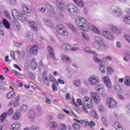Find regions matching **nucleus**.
<instances>
[{"label": "nucleus", "mask_w": 130, "mask_h": 130, "mask_svg": "<svg viewBox=\"0 0 130 130\" xmlns=\"http://www.w3.org/2000/svg\"><path fill=\"white\" fill-rule=\"evenodd\" d=\"M55 4L59 10L64 13L67 11L71 15L79 13V8L74 4H70L66 7L64 2L61 0L56 1Z\"/></svg>", "instance_id": "nucleus-1"}, {"label": "nucleus", "mask_w": 130, "mask_h": 130, "mask_svg": "<svg viewBox=\"0 0 130 130\" xmlns=\"http://www.w3.org/2000/svg\"><path fill=\"white\" fill-rule=\"evenodd\" d=\"M76 24L79 29L82 30V31H88L89 30V23L86 19L82 17H77L75 19Z\"/></svg>", "instance_id": "nucleus-2"}, {"label": "nucleus", "mask_w": 130, "mask_h": 130, "mask_svg": "<svg viewBox=\"0 0 130 130\" xmlns=\"http://www.w3.org/2000/svg\"><path fill=\"white\" fill-rule=\"evenodd\" d=\"M84 105L82 106V109L86 113H88V108L91 109L93 107V103L92 102V100L88 96H85L83 99Z\"/></svg>", "instance_id": "nucleus-3"}, {"label": "nucleus", "mask_w": 130, "mask_h": 130, "mask_svg": "<svg viewBox=\"0 0 130 130\" xmlns=\"http://www.w3.org/2000/svg\"><path fill=\"white\" fill-rule=\"evenodd\" d=\"M88 81L90 86H92V87H95V86H99L100 78L97 76V75H92L88 77Z\"/></svg>", "instance_id": "nucleus-4"}, {"label": "nucleus", "mask_w": 130, "mask_h": 130, "mask_svg": "<svg viewBox=\"0 0 130 130\" xmlns=\"http://www.w3.org/2000/svg\"><path fill=\"white\" fill-rule=\"evenodd\" d=\"M56 32L61 36H68L69 35L68 30H67L64 25L61 24H58L57 25Z\"/></svg>", "instance_id": "nucleus-5"}, {"label": "nucleus", "mask_w": 130, "mask_h": 130, "mask_svg": "<svg viewBox=\"0 0 130 130\" xmlns=\"http://www.w3.org/2000/svg\"><path fill=\"white\" fill-rule=\"evenodd\" d=\"M26 50L28 54H37L39 51V49L37 45H34L32 46H28Z\"/></svg>", "instance_id": "nucleus-6"}, {"label": "nucleus", "mask_w": 130, "mask_h": 130, "mask_svg": "<svg viewBox=\"0 0 130 130\" xmlns=\"http://www.w3.org/2000/svg\"><path fill=\"white\" fill-rule=\"evenodd\" d=\"M85 51H86V52H88V53H91V54H93V55H94L93 57V60L95 62H97L98 63H99V62H101V59H99V58L97 57V53L95 52V51L91 50V49H90V48L86 47L85 48Z\"/></svg>", "instance_id": "nucleus-7"}, {"label": "nucleus", "mask_w": 130, "mask_h": 130, "mask_svg": "<svg viewBox=\"0 0 130 130\" xmlns=\"http://www.w3.org/2000/svg\"><path fill=\"white\" fill-rule=\"evenodd\" d=\"M107 104L110 108H115L117 106V102L112 98H108Z\"/></svg>", "instance_id": "nucleus-8"}, {"label": "nucleus", "mask_w": 130, "mask_h": 130, "mask_svg": "<svg viewBox=\"0 0 130 130\" xmlns=\"http://www.w3.org/2000/svg\"><path fill=\"white\" fill-rule=\"evenodd\" d=\"M110 29L113 33H114V34H116L117 35L123 32V29L122 28L113 25L110 26Z\"/></svg>", "instance_id": "nucleus-9"}, {"label": "nucleus", "mask_w": 130, "mask_h": 130, "mask_svg": "<svg viewBox=\"0 0 130 130\" xmlns=\"http://www.w3.org/2000/svg\"><path fill=\"white\" fill-rule=\"evenodd\" d=\"M103 36L105 38L108 40H114V35L109 31H104L103 32Z\"/></svg>", "instance_id": "nucleus-10"}, {"label": "nucleus", "mask_w": 130, "mask_h": 130, "mask_svg": "<svg viewBox=\"0 0 130 130\" xmlns=\"http://www.w3.org/2000/svg\"><path fill=\"white\" fill-rule=\"evenodd\" d=\"M91 98L95 104H98L100 102V96L97 93L92 92L91 94Z\"/></svg>", "instance_id": "nucleus-11"}, {"label": "nucleus", "mask_w": 130, "mask_h": 130, "mask_svg": "<svg viewBox=\"0 0 130 130\" xmlns=\"http://www.w3.org/2000/svg\"><path fill=\"white\" fill-rule=\"evenodd\" d=\"M44 24L49 28H54V24L49 18H45L43 20Z\"/></svg>", "instance_id": "nucleus-12"}, {"label": "nucleus", "mask_w": 130, "mask_h": 130, "mask_svg": "<svg viewBox=\"0 0 130 130\" xmlns=\"http://www.w3.org/2000/svg\"><path fill=\"white\" fill-rule=\"evenodd\" d=\"M48 50L49 52L48 57H51V58H52V59H55V54H54V50L52 48V47L49 46L48 47Z\"/></svg>", "instance_id": "nucleus-13"}, {"label": "nucleus", "mask_w": 130, "mask_h": 130, "mask_svg": "<svg viewBox=\"0 0 130 130\" xmlns=\"http://www.w3.org/2000/svg\"><path fill=\"white\" fill-rule=\"evenodd\" d=\"M88 27L89 28V29H88V31H89V30H92L94 33H96L97 34H100V30H99L98 28L93 25L92 24L89 23L88 25Z\"/></svg>", "instance_id": "nucleus-14"}, {"label": "nucleus", "mask_w": 130, "mask_h": 130, "mask_svg": "<svg viewBox=\"0 0 130 130\" xmlns=\"http://www.w3.org/2000/svg\"><path fill=\"white\" fill-rule=\"evenodd\" d=\"M103 80L108 89H111V82H110V79H109V78L106 76L103 78Z\"/></svg>", "instance_id": "nucleus-15"}, {"label": "nucleus", "mask_w": 130, "mask_h": 130, "mask_svg": "<svg viewBox=\"0 0 130 130\" xmlns=\"http://www.w3.org/2000/svg\"><path fill=\"white\" fill-rule=\"evenodd\" d=\"M112 13L116 17H120L122 15V10L120 8H117L114 10Z\"/></svg>", "instance_id": "nucleus-16"}, {"label": "nucleus", "mask_w": 130, "mask_h": 130, "mask_svg": "<svg viewBox=\"0 0 130 130\" xmlns=\"http://www.w3.org/2000/svg\"><path fill=\"white\" fill-rule=\"evenodd\" d=\"M62 60L63 61V62H65V63H68V64H71L73 61L72 59H71V58H70L67 55H64L62 56Z\"/></svg>", "instance_id": "nucleus-17"}, {"label": "nucleus", "mask_w": 130, "mask_h": 130, "mask_svg": "<svg viewBox=\"0 0 130 130\" xmlns=\"http://www.w3.org/2000/svg\"><path fill=\"white\" fill-rule=\"evenodd\" d=\"M37 61H36V58H33L31 59V62H30V67L31 68L35 71V70H36L37 69Z\"/></svg>", "instance_id": "nucleus-18"}, {"label": "nucleus", "mask_w": 130, "mask_h": 130, "mask_svg": "<svg viewBox=\"0 0 130 130\" xmlns=\"http://www.w3.org/2000/svg\"><path fill=\"white\" fill-rule=\"evenodd\" d=\"M21 127V125H20V123L19 122H15L13 124H12L11 126V130H18L20 127Z\"/></svg>", "instance_id": "nucleus-19"}, {"label": "nucleus", "mask_w": 130, "mask_h": 130, "mask_svg": "<svg viewBox=\"0 0 130 130\" xmlns=\"http://www.w3.org/2000/svg\"><path fill=\"white\" fill-rule=\"evenodd\" d=\"M94 40L95 42L98 44V45H101L103 44L104 42L103 39L99 36L95 37Z\"/></svg>", "instance_id": "nucleus-20"}, {"label": "nucleus", "mask_w": 130, "mask_h": 130, "mask_svg": "<svg viewBox=\"0 0 130 130\" xmlns=\"http://www.w3.org/2000/svg\"><path fill=\"white\" fill-rule=\"evenodd\" d=\"M28 118L31 121L35 120V112L33 110H30L28 112Z\"/></svg>", "instance_id": "nucleus-21"}, {"label": "nucleus", "mask_w": 130, "mask_h": 130, "mask_svg": "<svg viewBox=\"0 0 130 130\" xmlns=\"http://www.w3.org/2000/svg\"><path fill=\"white\" fill-rule=\"evenodd\" d=\"M73 2L80 8H83L85 5L83 0H73Z\"/></svg>", "instance_id": "nucleus-22"}, {"label": "nucleus", "mask_w": 130, "mask_h": 130, "mask_svg": "<svg viewBox=\"0 0 130 130\" xmlns=\"http://www.w3.org/2000/svg\"><path fill=\"white\" fill-rule=\"evenodd\" d=\"M17 19H19V20L22 21V22H27V21L28 20V18L27 17H25V14H24L23 13H19L18 17L17 18Z\"/></svg>", "instance_id": "nucleus-23"}, {"label": "nucleus", "mask_w": 130, "mask_h": 130, "mask_svg": "<svg viewBox=\"0 0 130 130\" xmlns=\"http://www.w3.org/2000/svg\"><path fill=\"white\" fill-rule=\"evenodd\" d=\"M29 26L34 30V31H37L38 30V27H37V25L35 24V22L31 21L29 22Z\"/></svg>", "instance_id": "nucleus-24"}, {"label": "nucleus", "mask_w": 130, "mask_h": 130, "mask_svg": "<svg viewBox=\"0 0 130 130\" xmlns=\"http://www.w3.org/2000/svg\"><path fill=\"white\" fill-rule=\"evenodd\" d=\"M26 39L28 41L30 42L34 40V37L33 36V33L29 32L26 34Z\"/></svg>", "instance_id": "nucleus-25"}, {"label": "nucleus", "mask_w": 130, "mask_h": 130, "mask_svg": "<svg viewBox=\"0 0 130 130\" xmlns=\"http://www.w3.org/2000/svg\"><path fill=\"white\" fill-rule=\"evenodd\" d=\"M124 60L125 61H128L130 58V51H125L124 54Z\"/></svg>", "instance_id": "nucleus-26"}, {"label": "nucleus", "mask_w": 130, "mask_h": 130, "mask_svg": "<svg viewBox=\"0 0 130 130\" xmlns=\"http://www.w3.org/2000/svg\"><path fill=\"white\" fill-rule=\"evenodd\" d=\"M98 86L101 87L98 89V91L99 94H104V93H105V89L104 88V86H103L102 84H99L98 85Z\"/></svg>", "instance_id": "nucleus-27"}, {"label": "nucleus", "mask_w": 130, "mask_h": 130, "mask_svg": "<svg viewBox=\"0 0 130 130\" xmlns=\"http://www.w3.org/2000/svg\"><path fill=\"white\" fill-rule=\"evenodd\" d=\"M28 110V105L26 104L22 105L19 108L20 112H26Z\"/></svg>", "instance_id": "nucleus-28"}, {"label": "nucleus", "mask_w": 130, "mask_h": 130, "mask_svg": "<svg viewBox=\"0 0 130 130\" xmlns=\"http://www.w3.org/2000/svg\"><path fill=\"white\" fill-rule=\"evenodd\" d=\"M49 126L52 129L55 130L57 128V123L55 121H52L50 123Z\"/></svg>", "instance_id": "nucleus-29"}, {"label": "nucleus", "mask_w": 130, "mask_h": 130, "mask_svg": "<svg viewBox=\"0 0 130 130\" xmlns=\"http://www.w3.org/2000/svg\"><path fill=\"white\" fill-rule=\"evenodd\" d=\"M19 11L16 9H13L12 10V16L14 19H17L19 17Z\"/></svg>", "instance_id": "nucleus-30"}, {"label": "nucleus", "mask_w": 130, "mask_h": 130, "mask_svg": "<svg viewBox=\"0 0 130 130\" xmlns=\"http://www.w3.org/2000/svg\"><path fill=\"white\" fill-rule=\"evenodd\" d=\"M8 99H12V98H14L15 96H16V93L14 91H11L9 93H7L6 95Z\"/></svg>", "instance_id": "nucleus-31"}, {"label": "nucleus", "mask_w": 130, "mask_h": 130, "mask_svg": "<svg viewBox=\"0 0 130 130\" xmlns=\"http://www.w3.org/2000/svg\"><path fill=\"white\" fill-rule=\"evenodd\" d=\"M3 23L5 27H6V28H7V29H10V22L8 21V20H7L6 19H4L3 20Z\"/></svg>", "instance_id": "nucleus-32"}, {"label": "nucleus", "mask_w": 130, "mask_h": 130, "mask_svg": "<svg viewBox=\"0 0 130 130\" xmlns=\"http://www.w3.org/2000/svg\"><path fill=\"white\" fill-rule=\"evenodd\" d=\"M114 127L116 130H122V127L118 122H115Z\"/></svg>", "instance_id": "nucleus-33"}, {"label": "nucleus", "mask_w": 130, "mask_h": 130, "mask_svg": "<svg viewBox=\"0 0 130 130\" xmlns=\"http://www.w3.org/2000/svg\"><path fill=\"white\" fill-rule=\"evenodd\" d=\"M61 47L63 50H69L72 47V46L69 44H63L62 45Z\"/></svg>", "instance_id": "nucleus-34"}, {"label": "nucleus", "mask_w": 130, "mask_h": 130, "mask_svg": "<svg viewBox=\"0 0 130 130\" xmlns=\"http://www.w3.org/2000/svg\"><path fill=\"white\" fill-rule=\"evenodd\" d=\"M12 117L14 119L17 120V119H19L21 117V113L17 112L13 115Z\"/></svg>", "instance_id": "nucleus-35"}, {"label": "nucleus", "mask_w": 130, "mask_h": 130, "mask_svg": "<svg viewBox=\"0 0 130 130\" xmlns=\"http://www.w3.org/2000/svg\"><path fill=\"white\" fill-rule=\"evenodd\" d=\"M22 10L23 11V12L25 15H30V10H29L28 7L25 6H23Z\"/></svg>", "instance_id": "nucleus-36"}, {"label": "nucleus", "mask_w": 130, "mask_h": 130, "mask_svg": "<svg viewBox=\"0 0 130 130\" xmlns=\"http://www.w3.org/2000/svg\"><path fill=\"white\" fill-rule=\"evenodd\" d=\"M90 114L92 117L95 118V119H98V114H97L95 110H92L90 112Z\"/></svg>", "instance_id": "nucleus-37"}, {"label": "nucleus", "mask_w": 130, "mask_h": 130, "mask_svg": "<svg viewBox=\"0 0 130 130\" xmlns=\"http://www.w3.org/2000/svg\"><path fill=\"white\" fill-rule=\"evenodd\" d=\"M124 83L126 86H130V76H126L125 78Z\"/></svg>", "instance_id": "nucleus-38"}, {"label": "nucleus", "mask_w": 130, "mask_h": 130, "mask_svg": "<svg viewBox=\"0 0 130 130\" xmlns=\"http://www.w3.org/2000/svg\"><path fill=\"white\" fill-rule=\"evenodd\" d=\"M99 68L101 72H102V73L104 74L106 72L105 67H104V65L103 64V63H101L100 64L99 66Z\"/></svg>", "instance_id": "nucleus-39"}, {"label": "nucleus", "mask_w": 130, "mask_h": 130, "mask_svg": "<svg viewBox=\"0 0 130 130\" xmlns=\"http://www.w3.org/2000/svg\"><path fill=\"white\" fill-rule=\"evenodd\" d=\"M7 115H8L7 113L6 112L3 113L2 114V115L0 116V121H2V122L3 121H5V119H6V117H7Z\"/></svg>", "instance_id": "nucleus-40"}, {"label": "nucleus", "mask_w": 130, "mask_h": 130, "mask_svg": "<svg viewBox=\"0 0 130 130\" xmlns=\"http://www.w3.org/2000/svg\"><path fill=\"white\" fill-rule=\"evenodd\" d=\"M58 130H67V125L62 123L60 124L58 126Z\"/></svg>", "instance_id": "nucleus-41"}, {"label": "nucleus", "mask_w": 130, "mask_h": 130, "mask_svg": "<svg viewBox=\"0 0 130 130\" xmlns=\"http://www.w3.org/2000/svg\"><path fill=\"white\" fill-rule=\"evenodd\" d=\"M113 87L115 88L117 93H121V92H122V91L121 90V88H120V87L119 86L114 85Z\"/></svg>", "instance_id": "nucleus-42"}, {"label": "nucleus", "mask_w": 130, "mask_h": 130, "mask_svg": "<svg viewBox=\"0 0 130 130\" xmlns=\"http://www.w3.org/2000/svg\"><path fill=\"white\" fill-rule=\"evenodd\" d=\"M73 127L74 129L78 130V129H80L81 125H80V124L77 123H74L73 125Z\"/></svg>", "instance_id": "nucleus-43"}, {"label": "nucleus", "mask_w": 130, "mask_h": 130, "mask_svg": "<svg viewBox=\"0 0 130 130\" xmlns=\"http://www.w3.org/2000/svg\"><path fill=\"white\" fill-rule=\"evenodd\" d=\"M49 80H50V82H52V83H53V84H58L57 80H56L55 78H54L52 76H50Z\"/></svg>", "instance_id": "nucleus-44"}, {"label": "nucleus", "mask_w": 130, "mask_h": 130, "mask_svg": "<svg viewBox=\"0 0 130 130\" xmlns=\"http://www.w3.org/2000/svg\"><path fill=\"white\" fill-rule=\"evenodd\" d=\"M74 85L76 87H79V86H81V80H76L74 81Z\"/></svg>", "instance_id": "nucleus-45"}, {"label": "nucleus", "mask_w": 130, "mask_h": 130, "mask_svg": "<svg viewBox=\"0 0 130 130\" xmlns=\"http://www.w3.org/2000/svg\"><path fill=\"white\" fill-rule=\"evenodd\" d=\"M57 85H58V84L53 83L52 84V89L54 92H56V91H57V87H56Z\"/></svg>", "instance_id": "nucleus-46"}, {"label": "nucleus", "mask_w": 130, "mask_h": 130, "mask_svg": "<svg viewBox=\"0 0 130 130\" xmlns=\"http://www.w3.org/2000/svg\"><path fill=\"white\" fill-rule=\"evenodd\" d=\"M27 76L28 78H30V79H32V80H34V79H35V76H34V75L31 72H28Z\"/></svg>", "instance_id": "nucleus-47"}, {"label": "nucleus", "mask_w": 130, "mask_h": 130, "mask_svg": "<svg viewBox=\"0 0 130 130\" xmlns=\"http://www.w3.org/2000/svg\"><path fill=\"white\" fill-rule=\"evenodd\" d=\"M4 14L6 18H8V19H11V16H10V14H9V12H8V10H4Z\"/></svg>", "instance_id": "nucleus-48"}, {"label": "nucleus", "mask_w": 130, "mask_h": 130, "mask_svg": "<svg viewBox=\"0 0 130 130\" xmlns=\"http://www.w3.org/2000/svg\"><path fill=\"white\" fill-rule=\"evenodd\" d=\"M29 130H39V127L37 125H34L29 128Z\"/></svg>", "instance_id": "nucleus-49"}, {"label": "nucleus", "mask_w": 130, "mask_h": 130, "mask_svg": "<svg viewBox=\"0 0 130 130\" xmlns=\"http://www.w3.org/2000/svg\"><path fill=\"white\" fill-rule=\"evenodd\" d=\"M102 121L105 125H108V121H107V119L105 117H103Z\"/></svg>", "instance_id": "nucleus-50"}, {"label": "nucleus", "mask_w": 130, "mask_h": 130, "mask_svg": "<svg viewBox=\"0 0 130 130\" xmlns=\"http://www.w3.org/2000/svg\"><path fill=\"white\" fill-rule=\"evenodd\" d=\"M81 124H82L83 126H88V125H89V121L82 120Z\"/></svg>", "instance_id": "nucleus-51"}, {"label": "nucleus", "mask_w": 130, "mask_h": 130, "mask_svg": "<svg viewBox=\"0 0 130 130\" xmlns=\"http://www.w3.org/2000/svg\"><path fill=\"white\" fill-rule=\"evenodd\" d=\"M125 110L127 113V114H128L129 115H130V104H128L126 108H125Z\"/></svg>", "instance_id": "nucleus-52"}, {"label": "nucleus", "mask_w": 130, "mask_h": 130, "mask_svg": "<svg viewBox=\"0 0 130 130\" xmlns=\"http://www.w3.org/2000/svg\"><path fill=\"white\" fill-rule=\"evenodd\" d=\"M124 39L127 40V41H128V42H129V43H130V36H129V35H124Z\"/></svg>", "instance_id": "nucleus-53"}, {"label": "nucleus", "mask_w": 130, "mask_h": 130, "mask_svg": "<svg viewBox=\"0 0 130 130\" xmlns=\"http://www.w3.org/2000/svg\"><path fill=\"white\" fill-rule=\"evenodd\" d=\"M39 68L40 70H42V69H44V68H45V66L43 64L42 61H40Z\"/></svg>", "instance_id": "nucleus-54"}, {"label": "nucleus", "mask_w": 130, "mask_h": 130, "mask_svg": "<svg viewBox=\"0 0 130 130\" xmlns=\"http://www.w3.org/2000/svg\"><path fill=\"white\" fill-rule=\"evenodd\" d=\"M82 35L84 39L85 40H88L89 38L88 37V35H87V34H85L84 32H82Z\"/></svg>", "instance_id": "nucleus-55"}, {"label": "nucleus", "mask_w": 130, "mask_h": 130, "mask_svg": "<svg viewBox=\"0 0 130 130\" xmlns=\"http://www.w3.org/2000/svg\"><path fill=\"white\" fill-rule=\"evenodd\" d=\"M88 125L91 127H93V126H95V122H94V121H91L90 122H88Z\"/></svg>", "instance_id": "nucleus-56"}, {"label": "nucleus", "mask_w": 130, "mask_h": 130, "mask_svg": "<svg viewBox=\"0 0 130 130\" xmlns=\"http://www.w3.org/2000/svg\"><path fill=\"white\" fill-rule=\"evenodd\" d=\"M13 112H14V108H11L8 111V113L9 115H12Z\"/></svg>", "instance_id": "nucleus-57"}, {"label": "nucleus", "mask_w": 130, "mask_h": 130, "mask_svg": "<svg viewBox=\"0 0 130 130\" xmlns=\"http://www.w3.org/2000/svg\"><path fill=\"white\" fill-rule=\"evenodd\" d=\"M10 55L12 58H13V59H14L15 60H16V57H15V51H11Z\"/></svg>", "instance_id": "nucleus-58"}, {"label": "nucleus", "mask_w": 130, "mask_h": 130, "mask_svg": "<svg viewBox=\"0 0 130 130\" xmlns=\"http://www.w3.org/2000/svg\"><path fill=\"white\" fill-rule=\"evenodd\" d=\"M44 99L46 100V103L48 104H51V101L48 99L47 96H46L44 98Z\"/></svg>", "instance_id": "nucleus-59"}, {"label": "nucleus", "mask_w": 130, "mask_h": 130, "mask_svg": "<svg viewBox=\"0 0 130 130\" xmlns=\"http://www.w3.org/2000/svg\"><path fill=\"white\" fill-rule=\"evenodd\" d=\"M20 105V103L19 102H16V101L13 102V106L14 107H18Z\"/></svg>", "instance_id": "nucleus-60"}, {"label": "nucleus", "mask_w": 130, "mask_h": 130, "mask_svg": "<svg viewBox=\"0 0 130 130\" xmlns=\"http://www.w3.org/2000/svg\"><path fill=\"white\" fill-rule=\"evenodd\" d=\"M99 111H100L101 112H103L104 109H103V105H100L99 106Z\"/></svg>", "instance_id": "nucleus-61"}, {"label": "nucleus", "mask_w": 130, "mask_h": 130, "mask_svg": "<svg viewBox=\"0 0 130 130\" xmlns=\"http://www.w3.org/2000/svg\"><path fill=\"white\" fill-rule=\"evenodd\" d=\"M49 7L50 8V12H51V13H53V14H55V11L54 10V8H53V7L52 6V5H49Z\"/></svg>", "instance_id": "nucleus-62"}, {"label": "nucleus", "mask_w": 130, "mask_h": 130, "mask_svg": "<svg viewBox=\"0 0 130 130\" xmlns=\"http://www.w3.org/2000/svg\"><path fill=\"white\" fill-rule=\"evenodd\" d=\"M77 102L78 105H83V102H82V100L81 99H78L77 100Z\"/></svg>", "instance_id": "nucleus-63"}, {"label": "nucleus", "mask_w": 130, "mask_h": 130, "mask_svg": "<svg viewBox=\"0 0 130 130\" xmlns=\"http://www.w3.org/2000/svg\"><path fill=\"white\" fill-rule=\"evenodd\" d=\"M10 4L13 6L16 5V0H10Z\"/></svg>", "instance_id": "nucleus-64"}]
</instances>
